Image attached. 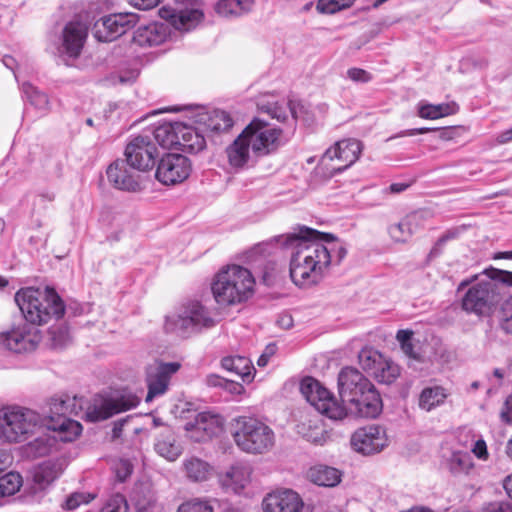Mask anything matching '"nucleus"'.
Listing matches in <instances>:
<instances>
[{
  "label": "nucleus",
  "mask_w": 512,
  "mask_h": 512,
  "mask_svg": "<svg viewBox=\"0 0 512 512\" xmlns=\"http://www.w3.org/2000/svg\"><path fill=\"white\" fill-rule=\"evenodd\" d=\"M274 242L290 251L289 272L297 286L311 287L318 284L333 263L332 247L326 246L322 234L305 226L255 245L249 257L270 255Z\"/></svg>",
  "instance_id": "nucleus-1"
},
{
  "label": "nucleus",
  "mask_w": 512,
  "mask_h": 512,
  "mask_svg": "<svg viewBox=\"0 0 512 512\" xmlns=\"http://www.w3.org/2000/svg\"><path fill=\"white\" fill-rule=\"evenodd\" d=\"M507 286H512V272L494 267L463 279L457 287V292L466 289L462 310L476 316L490 315L505 297Z\"/></svg>",
  "instance_id": "nucleus-2"
},
{
  "label": "nucleus",
  "mask_w": 512,
  "mask_h": 512,
  "mask_svg": "<svg viewBox=\"0 0 512 512\" xmlns=\"http://www.w3.org/2000/svg\"><path fill=\"white\" fill-rule=\"evenodd\" d=\"M255 284V278L248 268L229 264L214 275L211 292L220 306H233L250 299L255 292Z\"/></svg>",
  "instance_id": "nucleus-3"
},
{
  "label": "nucleus",
  "mask_w": 512,
  "mask_h": 512,
  "mask_svg": "<svg viewBox=\"0 0 512 512\" xmlns=\"http://www.w3.org/2000/svg\"><path fill=\"white\" fill-rule=\"evenodd\" d=\"M15 302L21 310L26 322L36 326L47 323L64 315L65 307L54 289L45 290L27 287L15 294Z\"/></svg>",
  "instance_id": "nucleus-4"
},
{
  "label": "nucleus",
  "mask_w": 512,
  "mask_h": 512,
  "mask_svg": "<svg viewBox=\"0 0 512 512\" xmlns=\"http://www.w3.org/2000/svg\"><path fill=\"white\" fill-rule=\"evenodd\" d=\"M42 427V416L30 408L18 405L0 408V439L4 442H24Z\"/></svg>",
  "instance_id": "nucleus-5"
},
{
  "label": "nucleus",
  "mask_w": 512,
  "mask_h": 512,
  "mask_svg": "<svg viewBox=\"0 0 512 512\" xmlns=\"http://www.w3.org/2000/svg\"><path fill=\"white\" fill-rule=\"evenodd\" d=\"M231 435L236 446L249 454H263L275 444V433L263 421L251 416H239L231 423Z\"/></svg>",
  "instance_id": "nucleus-6"
},
{
  "label": "nucleus",
  "mask_w": 512,
  "mask_h": 512,
  "mask_svg": "<svg viewBox=\"0 0 512 512\" xmlns=\"http://www.w3.org/2000/svg\"><path fill=\"white\" fill-rule=\"evenodd\" d=\"M214 325L215 321L208 309L196 301L183 305L176 313L167 316L165 321L167 331L181 336H188Z\"/></svg>",
  "instance_id": "nucleus-7"
},
{
  "label": "nucleus",
  "mask_w": 512,
  "mask_h": 512,
  "mask_svg": "<svg viewBox=\"0 0 512 512\" xmlns=\"http://www.w3.org/2000/svg\"><path fill=\"white\" fill-rule=\"evenodd\" d=\"M255 157L275 153L284 143L283 130L271 123L255 117L244 129Z\"/></svg>",
  "instance_id": "nucleus-8"
},
{
  "label": "nucleus",
  "mask_w": 512,
  "mask_h": 512,
  "mask_svg": "<svg viewBox=\"0 0 512 512\" xmlns=\"http://www.w3.org/2000/svg\"><path fill=\"white\" fill-rule=\"evenodd\" d=\"M300 391L318 412L328 418L342 420L347 416L348 410L316 379L304 378L300 383Z\"/></svg>",
  "instance_id": "nucleus-9"
},
{
  "label": "nucleus",
  "mask_w": 512,
  "mask_h": 512,
  "mask_svg": "<svg viewBox=\"0 0 512 512\" xmlns=\"http://www.w3.org/2000/svg\"><path fill=\"white\" fill-rule=\"evenodd\" d=\"M159 15L181 32L195 29L204 20V12L198 0H175V6L160 8Z\"/></svg>",
  "instance_id": "nucleus-10"
},
{
  "label": "nucleus",
  "mask_w": 512,
  "mask_h": 512,
  "mask_svg": "<svg viewBox=\"0 0 512 512\" xmlns=\"http://www.w3.org/2000/svg\"><path fill=\"white\" fill-rule=\"evenodd\" d=\"M139 402L140 399L132 393L122 394L116 398L95 397L86 408L84 418L89 422L103 421L137 407Z\"/></svg>",
  "instance_id": "nucleus-11"
},
{
  "label": "nucleus",
  "mask_w": 512,
  "mask_h": 512,
  "mask_svg": "<svg viewBox=\"0 0 512 512\" xmlns=\"http://www.w3.org/2000/svg\"><path fill=\"white\" fill-rule=\"evenodd\" d=\"M41 339L40 330L28 322L20 323L9 331L0 333V345L18 354L33 352Z\"/></svg>",
  "instance_id": "nucleus-12"
},
{
  "label": "nucleus",
  "mask_w": 512,
  "mask_h": 512,
  "mask_svg": "<svg viewBox=\"0 0 512 512\" xmlns=\"http://www.w3.org/2000/svg\"><path fill=\"white\" fill-rule=\"evenodd\" d=\"M350 444L355 452L369 456L383 451L389 445V438L384 427L371 424L355 430Z\"/></svg>",
  "instance_id": "nucleus-13"
},
{
  "label": "nucleus",
  "mask_w": 512,
  "mask_h": 512,
  "mask_svg": "<svg viewBox=\"0 0 512 512\" xmlns=\"http://www.w3.org/2000/svg\"><path fill=\"white\" fill-rule=\"evenodd\" d=\"M190 173V160L184 155L170 153L160 159L156 178L164 185H175L186 180Z\"/></svg>",
  "instance_id": "nucleus-14"
},
{
  "label": "nucleus",
  "mask_w": 512,
  "mask_h": 512,
  "mask_svg": "<svg viewBox=\"0 0 512 512\" xmlns=\"http://www.w3.org/2000/svg\"><path fill=\"white\" fill-rule=\"evenodd\" d=\"M137 22L133 13H118L103 17L94 24L93 35L100 42H111L123 35Z\"/></svg>",
  "instance_id": "nucleus-15"
},
{
  "label": "nucleus",
  "mask_w": 512,
  "mask_h": 512,
  "mask_svg": "<svg viewBox=\"0 0 512 512\" xmlns=\"http://www.w3.org/2000/svg\"><path fill=\"white\" fill-rule=\"evenodd\" d=\"M178 362H154L146 369L148 393L145 401L151 402L155 397L163 395L169 385L170 378L180 369Z\"/></svg>",
  "instance_id": "nucleus-16"
},
{
  "label": "nucleus",
  "mask_w": 512,
  "mask_h": 512,
  "mask_svg": "<svg viewBox=\"0 0 512 512\" xmlns=\"http://www.w3.org/2000/svg\"><path fill=\"white\" fill-rule=\"evenodd\" d=\"M127 163L140 171L151 169L155 164L157 148L148 136L135 137L125 149Z\"/></svg>",
  "instance_id": "nucleus-17"
},
{
  "label": "nucleus",
  "mask_w": 512,
  "mask_h": 512,
  "mask_svg": "<svg viewBox=\"0 0 512 512\" xmlns=\"http://www.w3.org/2000/svg\"><path fill=\"white\" fill-rule=\"evenodd\" d=\"M187 436L195 442H204L223 430V419L219 415L201 412L185 424Z\"/></svg>",
  "instance_id": "nucleus-18"
},
{
  "label": "nucleus",
  "mask_w": 512,
  "mask_h": 512,
  "mask_svg": "<svg viewBox=\"0 0 512 512\" xmlns=\"http://www.w3.org/2000/svg\"><path fill=\"white\" fill-rule=\"evenodd\" d=\"M263 512H307L301 496L292 489L268 493L262 502Z\"/></svg>",
  "instance_id": "nucleus-19"
},
{
  "label": "nucleus",
  "mask_w": 512,
  "mask_h": 512,
  "mask_svg": "<svg viewBox=\"0 0 512 512\" xmlns=\"http://www.w3.org/2000/svg\"><path fill=\"white\" fill-rule=\"evenodd\" d=\"M363 149L362 143L357 139H343L336 142L326 150L323 161L338 162L337 170L342 171L353 165L360 157Z\"/></svg>",
  "instance_id": "nucleus-20"
},
{
  "label": "nucleus",
  "mask_w": 512,
  "mask_h": 512,
  "mask_svg": "<svg viewBox=\"0 0 512 512\" xmlns=\"http://www.w3.org/2000/svg\"><path fill=\"white\" fill-rule=\"evenodd\" d=\"M373 385L360 371L352 367L343 368L338 375V391L343 402L353 401L364 390Z\"/></svg>",
  "instance_id": "nucleus-21"
},
{
  "label": "nucleus",
  "mask_w": 512,
  "mask_h": 512,
  "mask_svg": "<svg viewBox=\"0 0 512 512\" xmlns=\"http://www.w3.org/2000/svg\"><path fill=\"white\" fill-rule=\"evenodd\" d=\"M88 35L85 23L74 20L67 23L62 32L61 52L70 57H78Z\"/></svg>",
  "instance_id": "nucleus-22"
},
{
  "label": "nucleus",
  "mask_w": 512,
  "mask_h": 512,
  "mask_svg": "<svg viewBox=\"0 0 512 512\" xmlns=\"http://www.w3.org/2000/svg\"><path fill=\"white\" fill-rule=\"evenodd\" d=\"M351 414L362 418H375L382 411V400L374 385L358 394L353 401H347Z\"/></svg>",
  "instance_id": "nucleus-23"
},
{
  "label": "nucleus",
  "mask_w": 512,
  "mask_h": 512,
  "mask_svg": "<svg viewBox=\"0 0 512 512\" xmlns=\"http://www.w3.org/2000/svg\"><path fill=\"white\" fill-rule=\"evenodd\" d=\"M252 469L242 463L230 466L219 474V483L223 489L235 494L241 493L251 482Z\"/></svg>",
  "instance_id": "nucleus-24"
},
{
  "label": "nucleus",
  "mask_w": 512,
  "mask_h": 512,
  "mask_svg": "<svg viewBox=\"0 0 512 512\" xmlns=\"http://www.w3.org/2000/svg\"><path fill=\"white\" fill-rule=\"evenodd\" d=\"M225 152L229 165L235 169L244 168L255 157V153L252 151L249 140L243 131L227 146Z\"/></svg>",
  "instance_id": "nucleus-25"
},
{
  "label": "nucleus",
  "mask_w": 512,
  "mask_h": 512,
  "mask_svg": "<svg viewBox=\"0 0 512 512\" xmlns=\"http://www.w3.org/2000/svg\"><path fill=\"white\" fill-rule=\"evenodd\" d=\"M109 182L117 189L125 191H136L139 189V182L135 174L131 173L124 161H115L107 169Z\"/></svg>",
  "instance_id": "nucleus-26"
},
{
  "label": "nucleus",
  "mask_w": 512,
  "mask_h": 512,
  "mask_svg": "<svg viewBox=\"0 0 512 512\" xmlns=\"http://www.w3.org/2000/svg\"><path fill=\"white\" fill-rule=\"evenodd\" d=\"M296 433L314 445H324L329 435L317 417H305L296 425Z\"/></svg>",
  "instance_id": "nucleus-27"
},
{
  "label": "nucleus",
  "mask_w": 512,
  "mask_h": 512,
  "mask_svg": "<svg viewBox=\"0 0 512 512\" xmlns=\"http://www.w3.org/2000/svg\"><path fill=\"white\" fill-rule=\"evenodd\" d=\"M167 36V26L154 22L139 27L134 33L133 40L139 46H156L162 44Z\"/></svg>",
  "instance_id": "nucleus-28"
},
{
  "label": "nucleus",
  "mask_w": 512,
  "mask_h": 512,
  "mask_svg": "<svg viewBox=\"0 0 512 512\" xmlns=\"http://www.w3.org/2000/svg\"><path fill=\"white\" fill-rule=\"evenodd\" d=\"M84 399L76 395L61 394L52 397L49 401V411L52 415L63 416L78 415L83 409Z\"/></svg>",
  "instance_id": "nucleus-29"
},
{
  "label": "nucleus",
  "mask_w": 512,
  "mask_h": 512,
  "mask_svg": "<svg viewBox=\"0 0 512 512\" xmlns=\"http://www.w3.org/2000/svg\"><path fill=\"white\" fill-rule=\"evenodd\" d=\"M182 469L185 477L194 483L208 481L214 473L213 467L207 461L194 456L184 459Z\"/></svg>",
  "instance_id": "nucleus-30"
},
{
  "label": "nucleus",
  "mask_w": 512,
  "mask_h": 512,
  "mask_svg": "<svg viewBox=\"0 0 512 512\" xmlns=\"http://www.w3.org/2000/svg\"><path fill=\"white\" fill-rule=\"evenodd\" d=\"M180 141L178 148L184 152L197 153L202 151L206 146L204 136L199 131L190 125L181 122L180 127Z\"/></svg>",
  "instance_id": "nucleus-31"
},
{
  "label": "nucleus",
  "mask_w": 512,
  "mask_h": 512,
  "mask_svg": "<svg viewBox=\"0 0 512 512\" xmlns=\"http://www.w3.org/2000/svg\"><path fill=\"white\" fill-rule=\"evenodd\" d=\"M155 451L168 461H175L181 454V447L177 443L171 428L165 427L155 442Z\"/></svg>",
  "instance_id": "nucleus-32"
},
{
  "label": "nucleus",
  "mask_w": 512,
  "mask_h": 512,
  "mask_svg": "<svg viewBox=\"0 0 512 512\" xmlns=\"http://www.w3.org/2000/svg\"><path fill=\"white\" fill-rule=\"evenodd\" d=\"M180 127L181 122L163 123L154 130V139L163 148H178L180 141Z\"/></svg>",
  "instance_id": "nucleus-33"
},
{
  "label": "nucleus",
  "mask_w": 512,
  "mask_h": 512,
  "mask_svg": "<svg viewBox=\"0 0 512 512\" xmlns=\"http://www.w3.org/2000/svg\"><path fill=\"white\" fill-rule=\"evenodd\" d=\"M201 122L208 131L215 133L228 132L234 125V120L231 115L219 109L201 116Z\"/></svg>",
  "instance_id": "nucleus-34"
},
{
  "label": "nucleus",
  "mask_w": 512,
  "mask_h": 512,
  "mask_svg": "<svg viewBox=\"0 0 512 512\" xmlns=\"http://www.w3.org/2000/svg\"><path fill=\"white\" fill-rule=\"evenodd\" d=\"M458 106L455 103L430 104L421 101L417 105V114L422 119L436 120L455 114Z\"/></svg>",
  "instance_id": "nucleus-35"
},
{
  "label": "nucleus",
  "mask_w": 512,
  "mask_h": 512,
  "mask_svg": "<svg viewBox=\"0 0 512 512\" xmlns=\"http://www.w3.org/2000/svg\"><path fill=\"white\" fill-rule=\"evenodd\" d=\"M311 482L318 486L334 487L341 481V473L339 470L329 466H315L308 472Z\"/></svg>",
  "instance_id": "nucleus-36"
},
{
  "label": "nucleus",
  "mask_w": 512,
  "mask_h": 512,
  "mask_svg": "<svg viewBox=\"0 0 512 512\" xmlns=\"http://www.w3.org/2000/svg\"><path fill=\"white\" fill-rule=\"evenodd\" d=\"M222 367L237 376L243 381L250 382L253 379L254 367L251 361L243 356H229L221 361Z\"/></svg>",
  "instance_id": "nucleus-37"
},
{
  "label": "nucleus",
  "mask_w": 512,
  "mask_h": 512,
  "mask_svg": "<svg viewBox=\"0 0 512 512\" xmlns=\"http://www.w3.org/2000/svg\"><path fill=\"white\" fill-rule=\"evenodd\" d=\"M62 473V467L59 463L46 461L39 464L33 472V480L40 489L46 488Z\"/></svg>",
  "instance_id": "nucleus-38"
},
{
  "label": "nucleus",
  "mask_w": 512,
  "mask_h": 512,
  "mask_svg": "<svg viewBox=\"0 0 512 512\" xmlns=\"http://www.w3.org/2000/svg\"><path fill=\"white\" fill-rule=\"evenodd\" d=\"M258 107L261 112L267 113L271 118L280 122H285L289 116L296 117L293 104L284 100L281 102H260Z\"/></svg>",
  "instance_id": "nucleus-39"
},
{
  "label": "nucleus",
  "mask_w": 512,
  "mask_h": 512,
  "mask_svg": "<svg viewBox=\"0 0 512 512\" xmlns=\"http://www.w3.org/2000/svg\"><path fill=\"white\" fill-rule=\"evenodd\" d=\"M50 428L57 433L55 438L63 442L74 441L82 432V426L79 422L66 417L51 424Z\"/></svg>",
  "instance_id": "nucleus-40"
},
{
  "label": "nucleus",
  "mask_w": 512,
  "mask_h": 512,
  "mask_svg": "<svg viewBox=\"0 0 512 512\" xmlns=\"http://www.w3.org/2000/svg\"><path fill=\"white\" fill-rule=\"evenodd\" d=\"M448 393L442 386L426 387L419 397V406L425 411H431L444 403Z\"/></svg>",
  "instance_id": "nucleus-41"
},
{
  "label": "nucleus",
  "mask_w": 512,
  "mask_h": 512,
  "mask_svg": "<svg viewBox=\"0 0 512 512\" xmlns=\"http://www.w3.org/2000/svg\"><path fill=\"white\" fill-rule=\"evenodd\" d=\"M252 0H219L215 6L216 12L223 16H237L251 10Z\"/></svg>",
  "instance_id": "nucleus-42"
},
{
  "label": "nucleus",
  "mask_w": 512,
  "mask_h": 512,
  "mask_svg": "<svg viewBox=\"0 0 512 512\" xmlns=\"http://www.w3.org/2000/svg\"><path fill=\"white\" fill-rule=\"evenodd\" d=\"M447 469L453 475L468 474L474 467L472 459L468 453L457 451L453 452L446 461Z\"/></svg>",
  "instance_id": "nucleus-43"
},
{
  "label": "nucleus",
  "mask_w": 512,
  "mask_h": 512,
  "mask_svg": "<svg viewBox=\"0 0 512 512\" xmlns=\"http://www.w3.org/2000/svg\"><path fill=\"white\" fill-rule=\"evenodd\" d=\"M372 375L378 382L391 384L399 377L400 368L396 363L384 357Z\"/></svg>",
  "instance_id": "nucleus-44"
},
{
  "label": "nucleus",
  "mask_w": 512,
  "mask_h": 512,
  "mask_svg": "<svg viewBox=\"0 0 512 512\" xmlns=\"http://www.w3.org/2000/svg\"><path fill=\"white\" fill-rule=\"evenodd\" d=\"M359 364L361 367L373 374L381 361L384 359V356L373 348H363L358 355Z\"/></svg>",
  "instance_id": "nucleus-45"
},
{
  "label": "nucleus",
  "mask_w": 512,
  "mask_h": 512,
  "mask_svg": "<svg viewBox=\"0 0 512 512\" xmlns=\"http://www.w3.org/2000/svg\"><path fill=\"white\" fill-rule=\"evenodd\" d=\"M22 90L26 99L36 109L41 111H47L49 109V100L46 94L39 91L30 83H24L22 86Z\"/></svg>",
  "instance_id": "nucleus-46"
},
{
  "label": "nucleus",
  "mask_w": 512,
  "mask_h": 512,
  "mask_svg": "<svg viewBox=\"0 0 512 512\" xmlns=\"http://www.w3.org/2000/svg\"><path fill=\"white\" fill-rule=\"evenodd\" d=\"M52 442L47 436H39L24 446V452L28 457H41L50 452Z\"/></svg>",
  "instance_id": "nucleus-47"
},
{
  "label": "nucleus",
  "mask_w": 512,
  "mask_h": 512,
  "mask_svg": "<svg viewBox=\"0 0 512 512\" xmlns=\"http://www.w3.org/2000/svg\"><path fill=\"white\" fill-rule=\"evenodd\" d=\"M22 477L19 473L8 472L0 477V497L10 496L19 491Z\"/></svg>",
  "instance_id": "nucleus-48"
},
{
  "label": "nucleus",
  "mask_w": 512,
  "mask_h": 512,
  "mask_svg": "<svg viewBox=\"0 0 512 512\" xmlns=\"http://www.w3.org/2000/svg\"><path fill=\"white\" fill-rule=\"evenodd\" d=\"M430 216L431 214L427 210L414 211L401 219L402 225L408 226L410 233L413 235L424 226V223Z\"/></svg>",
  "instance_id": "nucleus-49"
},
{
  "label": "nucleus",
  "mask_w": 512,
  "mask_h": 512,
  "mask_svg": "<svg viewBox=\"0 0 512 512\" xmlns=\"http://www.w3.org/2000/svg\"><path fill=\"white\" fill-rule=\"evenodd\" d=\"M177 512H214V507L209 499L193 498L183 502Z\"/></svg>",
  "instance_id": "nucleus-50"
},
{
  "label": "nucleus",
  "mask_w": 512,
  "mask_h": 512,
  "mask_svg": "<svg viewBox=\"0 0 512 512\" xmlns=\"http://www.w3.org/2000/svg\"><path fill=\"white\" fill-rule=\"evenodd\" d=\"M412 337L413 331L411 330H399L396 334V339L404 354L412 359L420 360V355L414 350Z\"/></svg>",
  "instance_id": "nucleus-51"
},
{
  "label": "nucleus",
  "mask_w": 512,
  "mask_h": 512,
  "mask_svg": "<svg viewBox=\"0 0 512 512\" xmlns=\"http://www.w3.org/2000/svg\"><path fill=\"white\" fill-rule=\"evenodd\" d=\"M354 0H319L317 10L321 13L334 14L342 9L348 8Z\"/></svg>",
  "instance_id": "nucleus-52"
},
{
  "label": "nucleus",
  "mask_w": 512,
  "mask_h": 512,
  "mask_svg": "<svg viewBox=\"0 0 512 512\" xmlns=\"http://www.w3.org/2000/svg\"><path fill=\"white\" fill-rule=\"evenodd\" d=\"M499 325L505 333L512 335V297L505 300L501 305Z\"/></svg>",
  "instance_id": "nucleus-53"
},
{
  "label": "nucleus",
  "mask_w": 512,
  "mask_h": 512,
  "mask_svg": "<svg viewBox=\"0 0 512 512\" xmlns=\"http://www.w3.org/2000/svg\"><path fill=\"white\" fill-rule=\"evenodd\" d=\"M52 346L56 349L65 347L70 341L68 328L65 326L51 327L49 330Z\"/></svg>",
  "instance_id": "nucleus-54"
},
{
  "label": "nucleus",
  "mask_w": 512,
  "mask_h": 512,
  "mask_svg": "<svg viewBox=\"0 0 512 512\" xmlns=\"http://www.w3.org/2000/svg\"><path fill=\"white\" fill-rule=\"evenodd\" d=\"M388 233L391 239L396 243H405L412 237L409 227L402 225V220L390 225Z\"/></svg>",
  "instance_id": "nucleus-55"
},
{
  "label": "nucleus",
  "mask_w": 512,
  "mask_h": 512,
  "mask_svg": "<svg viewBox=\"0 0 512 512\" xmlns=\"http://www.w3.org/2000/svg\"><path fill=\"white\" fill-rule=\"evenodd\" d=\"M322 237L324 238L326 246L332 247L331 256L333 258V262L335 261L336 264H339L347 254L346 248L340 242L335 241L332 235L322 234Z\"/></svg>",
  "instance_id": "nucleus-56"
},
{
  "label": "nucleus",
  "mask_w": 512,
  "mask_h": 512,
  "mask_svg": "<svg viewBox=\"0 0 512 512\" xmlns=\"http://www.w3.org/2000/svg\"><path fill=\"white\" fill-rule=\"evenodd\" d=\"M93 499V496L86 493H73L65 501L64 507L67 510H74L81 504H88Z\"/></svg>",
  "instance_id": "nucleus-57"
},
{
  "label": "nucleus",
  "mask_w": 512,
  "mask_h": 512,
  "mask_svg": "<svg viewBox=\"0 0 512 512\" xmlns=\"http://www.w3.org/2000/svg\"><path fill=\"white\" fill-rule=\"evenodd\" d=\"M114 471L116 474V477L120 481H125L132 473L133 467L130 461L120 459L114 463Z\"/></svg>",
  "instance_id": "nucleus-58"
},
{
  "label": "nucleus",
  "mask_w": 512,
  "mask_h": 512,
  "mask_svg": "<svg viewBox=\"0 0 512 512\" xmlns=\"http://www.w3.org/2000/svg\"><path fill=\"white\" fill-rule=\"evenodd\" d=\"M471 451L475 457L481 461H487L489 459L487 444L483 439L476 440L471 448Z\"/></svg>",
  "instance_id": "nucleus-59"
},
{
  "label": "nucleus",
  "mask_w": 512,
  "mask_h": 512,
  "mask_svg": "<svg viewBox=\"0 0 512 512\" xmlns=\"http://www.w3.org/2000/svg\"><path fill=\"white\" fill-rule=\"evenodd\" d=\"M128 506L123 498H116L107 503L101 512H127Z\"/></svg>",
  "instance_id": "nucleus-60"
},
{
  "label": "nucleus",
  "mask_w": 512,
  "mask_h": 512,
  "mask_svg": "<svg viewBox=\"0 0 512 512\" xmlns=\"http://www.w3.org/2000/svg\"><path fill=\"white\" fill-rule=\"evenodd\" d=\"M348 77L355 82L366 83L372 79L369 72L360 68H351L347 71Z\"/></svg>",
  "instance_id": "nucleus-61"
},
{
  "label": "nucleus",
  "mask_w": 512,
  "mask_h": 512,
  "mask_svg": "<svg viewBox=\"0 0 512 512\" xmlns=\"http://www.w3.org/2000/svg\"><path fill=\"white\" fill-rule=\"evenodd\" d=\"M483 512H512V505L504 501L492 502L483 508Z\"/></svg>",
  "instance_id": "nucleus-62"
},
{
  "label": "nucleus",
  "mask_w": 512,
  "mask_h": 512,
  "mask_svg": "<svg viewBox=\"0 0 512 512\" xmlns=\"http://www.w3.org/2000/svg\"><path fill=\"white\" fill-rule=\"evenodd\" d=\"M132 420V416H127L125 418H122L116 422H114V426L112 429V438L113 439H119L122 437L123 432L125 430V427L130 423Z\"/></svg>",
  "instance_id": "nucleus-63"
},
{
  "label": "nucleus",
  "mask_w": 512,
  "mask_h": 512,
  "mask_svg": "<svg viewBox=\"0 0 512 512\" xmlns=\"http://www.w3.org/2000/svg\"><path fill=\"white\" fill-rule=\"evenodd\" d=\"M500 418L502 422L512 424V395L505 400L500 411Z\"/></svg>",
  "instance_id": "nucleus-64"
}]
</instances>
